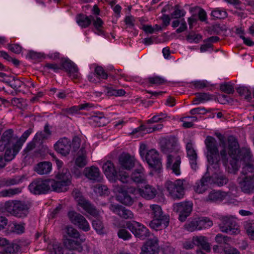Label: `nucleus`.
I'll return each mask as SVG.
<instances>
[{
  "instance_id": "obj_2",
  "label": "nucleus",
  "mask_w": 254,
  "mask_h": 254,
  "mask_svg": "<svg viewBox=\"0 0 254 254\" xmlns=\"http://www.w3.org/2000/svg\"><path fill=\"white\" fill-rule=\"evenodd\" d=\"M17 136L14 134L12 129L5 130L0 138V152L4 151V159L9 162L12 160L20 150L16 147Z\"/></svg>"
},
{
  "instance_id": "obj_27",
  "label": "nucleus",
  "mask_w": 254,
  "mask_h": 254,
  "mask_svg": "<svg viewBox=\"0 0 254 254\" xmlns=\"http://www.w3.org/2000/svg\"><path fill=\"white\" fill-rule=\"evenodd\" d=\"M84 174L87 178L93 181L99 182L101 180L99 169L94 166L85 168Z\"/></svg>"
},
{
  "instance_id": "obj_54",
  "label": "nucleus",
  "mask_w": 254,
  "mask_h": 254,
  "mask_svg": "<svg viewBox=\"0 0 254 254\" xmlns=\"http://www.w3.org/2000/svg\"><path fill=\"white\" fill-rule=\"evenodd\" d=\"M202 184H203L206 188L209 184H214V176L210 177L206 173L200 180Z\"/></svg>"
},
{
  "instance_id": "obj_19",
  "label": "nucleus",
  "mask_w": 254,
  "mask_h": 254,
  "mask_svg": "<svg viewBox=\"0 0 254 254\" xmlns=\"http://www.w3.org/2000/svg\"><path fill=\"white\" fill-rule=\"evenodd\" d=\"M55 150L63 156L69 154L71 148V143L69 139L64 137L60 139L54 146Z\"/></svg>"
},
{
  "instance_id": "obj_42",
  "label": "nucleus",
  "mask_w": 254,
  "mask_h": 254,
  "mask_svg": "<svg viewBox=\"0 0 254 254\" xmlns=\"http://www.w3.org/2000/svg\"><path fill=\"white\" fill-rule=\"evenodd\" d=\"M228 182V178L224 175L215 174L214 175V184L218 186H223Z\"/></svg>"
},
{
  "instance_id": "obj_17",
  "label": "nucleus",
  "mask_w": 254,
  "mask_h": 254,
  "mask_svg": "<svg viewBox=\"0 0 254 254\" xmlns=\"http://www.w3.org/2000/svg\"><path fill=\"white\" fill-rule=\"evenodd\" d=\"M167 162L166 167L168 169L172 170V172L176 175L180 174V165L181 163V158L179 155L174 153H168Z\"/></svg>"
},
{
  "instance_id": "obj_40",
  "label": "nucleus",
  "mask_w": 254,
  "mask_h": 254,
  "mask_svg": "<svg viewBox=\"0 0 254 254\" xmlns=\"http://www.w3.org/2000/svg\"><path fill=\"white\" fill-rule=\"evenodd\" d=\"M91 120L98 127L104 126L107 124V121L102 113H99V115L92 116Z\"/></svg>"
},
{
  "instance_id": "obj_7",
  "label": "nucleus",
  "mask_w": 254,
  "mask_h": 254,
  "mask_svg": "<svg viewBox=\"0 0 254 254\" xmlns=\"http://www.w3.org/2000/svg\"><path fill=\"white\" fill-rule=\"evenodd\" d=\"M50 182L49 179H35L29 185V189L35 194H45L50 190Z\"/></svg>"
},
{
  "instance_id": "obj_21",
  "label": "nucleus",
  "mask_w": 254,
  "mask_h": 254,
  "mask_svg": "<svg viewBox=\"0 0 254 254\" xmlns=\"http://www.w3.org/2000/svg\"><path fill=\"white\" fill-rule=\"evenodd\" d=\"M159 247L155 240L148 241L141 248V254H158Z\"/></svg>"
},
{
  "instance_id": "obj_34",
  "label": "nucleus",
  "mask_w": 254,
  "mask_h": 254,
  "mask_svg": "<svg viewBox=\"0 0 254 254\" xmlns=\"http://www.w3.org/2000/svg\"><path fill=\"white\" fill-rule=\"evenodd\" d=\"M58 180L64 181V183L70 184L71 178V175L68 169L64 168L61 172H59L56 175Z\"/></svg>"
},
{
  "instance_id": "obj_41",
  "label": "nucleus",
  "mask_w": 254,
  "mask_h": 254,
  "mask_svg": "<svg viewBox=\"0 0 254 254\" xmlns=\"http://www.w3.org/2000/svg\"><path fill=\"white\" fill-rule=\"evenodd\" d=\"M94 191L100 195H108L110 191L108 187L102 184H97L94 187Z\"/></svg>"
},
{
  "instance_id": "obj_64",
  "label": "nucleus",
  "mask_w": 254,
  "mask_h": 254,
  "mask_svg": "<svg viewBox=\"0 0 254 254\" xmlns=\"http://www.w3.org/2000/svg\"><path fill=\"white\" fill-rule=\"evenodd\" d=\"M218 160H214L213 158H212V161L211 160H209V158H207L208 162L209 164L212 166V168L215 169V171H218L220 169V157L218 156Z\"/></svg>"
},
{
  "instance_id": "obj_3",
  "label": "nucleus",
  "mask_w": 254,
  "mask_h": 254,
  "mask_svg": "<svg viewBox=\"0 0 254 254\" xmlns=\"http://www.w3.org/2000/svg\"><path fill=\"white\" fill-rule=\"evenodd\" d=\"M150 214L153 220L149 223L150 227L155 230H159L166 228L169 222L168 216L163 215L160 206L157 204L150 205Z\"/></svg>"
},
{
  "instance_id": "obj_30",
  "label": "nucleus",
  "mask_w": 254,
  "mask_h": 254,
  "mask_svg": "<svg viewBox=\"0 0 254 254\" xmlns=\"http://www.w3.org/2000/svg\"><path fill=\"white\" fill-rule=\"evenodd\" d=\"M192 241L194 245L201 247V248L207 252L210 251V246L208 242L207 239L204 236H194Z\"/></svg>"
},
{
  "instance_id": "obj_59",
  "label": "nucleus",
  "mask_w": 254,
  "mask_h": 254,
  "mask_svg": "<svg viewBox=\"0 0 254 254\" xmlns=\"http://www.w3.org/2000/svg\"><path fill=\"white\" fill-rule=\"evenodd\" d=\"M220 89L227 94H232L234 92L233 86L229 83L222 84L220 86Z\"/></svg>"
},
{
  "instance_id": "obj_58",
  "label": "nucleus",
  "mask_w": 254,
  "mask_h": 254,
  "mask_svg": "<svg viewBox=\"0 0 254 254\" xmlns=\"http://www.w3.org/2000/svg\"><path fill=\"white\" fill-rule=\"evenodd\" d=\"M148 81L151 84L159 85L164 83L165 80L159 76H154L148 78Z\"/></svg>"
},
{
  "instance_id": "obj_25",
  "label": "nucleus",
  "mask_w": 254,
  "mask_h": 254,
  "mask_svg": "<svg viewBox=\"0 0 254 254\" xmlns=\"http://www.w3.org/2000/svg\"><path fill=\"white\" fill-rule=\"evenodd\" d=\"M119 162L121 166L127 170H130L134 166V157L128 153H122L119 157Z\"/></svg>"
},
{
  "instance_id": "obj_63",
  "label": "nucleus",
  "mask_w": 254,
  "mask_h": 254,
  "mask_svg": "<svg viewBox=\"0 0 254 254\" xmlns=\"http://www.w3.org/2000/svg\"><path fill=\"white\" fill-rule=\"evenodd\" d=\"M201 39V36L199 34H194L192 33H190L187 37V39L190 42L193 41L195 43H198V41Z\"/></svg>"
},
{
  "instance_id": "obj_36",
  "label": "nucleus",
  "mask_w": 254,
  "mask_h": 254,
  "mask_svg": "<svg viewBox=\"0 0 254 254\" xmlns=\"http://www.w3.org/2000/svg\"><path fill=\"white\" fill-rule=\"evenodd\" d=\"M225 195L224 193L220 191L212 190L209 192L207 197L206 198L207 201H216L222 200Z\"/></svg>"
},
{
  "instance_id": "obj_12",
  "label": "nucleus",
  "mask_w": 254,
  "mask_h": 254,
  "mask_svg": "<svg viewBox=\"0 0 254 254\" xmlns=\"http://www.w3.org/2000/svg\"><path fill=\"white\" fill-rule=\"evenodd\" d=\"M126 226L136 237L141 240H144L149 236L148 229L138 222H135L132 223L128 222H127Z\"/></svg>"
},
{
  "instance_id": "obj_1",
  "label": "nucleus",
  "mask_w": 254,
  "mask_h": 254,
  "mask_svg": "<svg viewBox=\"0 0 254 254\" xmlns=\"http://www.w3.org/2000/svg\"><path fill=\"white\" fill-rule=\"evenodd\" d=\"M228 153L231 157L230 166H228L230 173L236 174L240 166V163L245 164L239 178L254 179V166L249 163L251 155L249 149L242 148L239 149V145L237 139L233 136H230L228 138Z\"/></svg>"
},
{
  "instance_id": "obj_9",
  "label": "nucleus",
  "mask_w": 254,
  "mask_h": 254,
  "mask_svg": "<svg viewBox=\"0 0 254 254\" xmlns=\"http://www.w3.org/2000/svg\"><path fill=\"white\" fill-rule=\"evenodd\" d=\"M192 209V203L190 201H185L175 203L173 205V210L179 213V219L184 222L190 215Z\"/></svg>"
},
{
  "instance_id": "obj_26",
  "label": "nucleus",
  "mask_w": 254,
  "mask_h": 254,
  "mask_svg": "<svg viewBox=\"0 0 254 254\" xmlns=\"http://www.w3.org/2000/svg\"><path fill=\"white\" fill-rule=\"evenodd\" d=\"M138 193L142 197L146 199H151L155 197L157 190L152 186L146 185L142 188L138 189Z\"/></svg>"
},
{
  "instance_id": "obj_39",
  "label": "nucleus",
  "mask_w": 254,
  "mask_h": 254,
  "mask_svg": "<svg viewBox=\"0 0 254 254\" xmlns=\"http://www.w3.org/2000/svg\"><path fill=\"white\" fill-rule=\"evenodd\" d=\"M91 17L87 16L83 14H80L77 17V22L79 25L82 27H88L91 23Z\"/></svg>"
},
{
  "instance_id": "obj_51",
  "label": "nucleus",
  "mask_w": 254,
  "mask_h": 254,
  "mask_svg": "<svg viewBox=\"0 0 254 254\" xmlns=\"http://www.w3.org/2000/svg\"><path fill=\"white\" fill-rule=\"evenodd\" d=\"M211 15L218 19H224L227 17L226 11L217 8L211 12Z\"/></svg>"
},
{
  "instance_id": "obj_37",
  "label": "nucleus",
  "mask_w": 254,
  "mask_h": 254,
  "mask_svg": "<svg viewBox=\"0 0 254 254\" xmlns=\"http://www.w3.org/2000/svg\"><path fill=\"white\" fill-rule=\"evenodd\" d=\"M2 81L8 84L16 92H20L21 91V86L24 84V83L22 81L18 79H15L14 78L11 81L2 80Z\"/></svg>"
},
{
  "instance_id": "obj_6",
  "label": "nucleus",
  "mask_w": 254,
  "mask_h": 254,
  "mask_svg": "<svg viewBox=\"0 0 254 254\" xmlns=\"http://www.w3.org/2000/svg\"><path fill=\"white\" fill-rule=\"evenodd\" d=\"M221 221L219 227L222 232L231 235L239 233V226L234 217L223 216L221 217Z\"/></svg>"
},
{
  "instance_id": "obj_57",
  "label": "nucleus",
  "mask_w": 254,
  "mask_h": 254,
  "mask_svg": "<svg viewBox=\"0 0 254 254\" xmlns=\"http://www.w3.org/2000/svg\"><path fill=\"white\" fill-rule=\"evenodd\" d=\"M118 235L120 238L124 240H128L131 237V234L125 229H121L119 230Z\"/></svg>"
},
{
  "instance_id": "obj_24",
  "label": "nucleus",
  "mask_w": 254,
  "mask_h": 254,
  "mask_svg": "<svg viewBox=\"0 0 254 254\" xmlns=\"http://www.w3.org/2000/svg\"><path fill=\"white\" fill-rule=\"evenodd\" d=\"M112 211L118 214L120 217L127 219H132L133 217L132 212L121 205H111Z\"/></svg>"
},
{
  "instance_id": "obj_47",
  "label": "nucleus",
  "mask_w": 254,
  "mask_h": 254,
  "mask_svg": "<svg viewBox=\"0 0 254 254\" xmlns=\"http://www.w3.org/2000/svg\"><path fill=\"white\" fill-rule=\"evenodd\" d=\"M179 4L175 5L174 7V11L171 13V16L172 18H179L185 16L186 12L183 9H181Z\"/></svg>"
},
{
  "instance_id": "obj_49",
  "label": "nucleus",
  "mask_w": 254,
  "mask_h": 254,
  "mask_svg": "<svg viewBox=\"0 0 254 254\" xmlns=\"http://www.w3.org/2000/svg\"><path fill=\"white\" fill-rule=\"evenodd\" d=\"M92 226L99 234H103L104 230V225L102 222L99 219L96 218L92 221Z\"/></svg>"
},
{
  "instance_id": "obj_28",
  "label": "nucleus",
  "mask_w": 254,
  "mask_h": 254,
  "mask_svg": "<svg viewBox=\"0 0 254 254\" xmlns=\"http://www.w3.org/2000/svg\"><path fill=\"white\" fill-rule=\"evenodd\" d=\"M49 182H51L50 183L52 184L51 185H49L50 190L52 188L53 190L58 192L66 191L67 186L70 185L59 180L56 181L54 180L49 179Z\"/></svg>"
},
{
  "instance_id": "obj_20",
  "label": "nucleus",
  "mask_w": 254,
  "mask_h": 254,
  "mask_svg": "<svg viewBox=\"0 0 254 254\" xmlns=\"http://www.w3.org/2000/svg\"><path fill=\"white\" fill-rule=\"evenodd\" d=\"M106 176L111 182H116L118 180V172L114 164L111 161H107L102 166Z\"/></svg>"
},
{
  "instance_id": "obj_22",
  "label": "nucleus",
  "mask_w": 254,
  "mask_h": 254,
  "mask_svg": "<svg viewBox=\"0 0 254 254\" xmlns=\"http://www.w3.org/2000/svg\"><path fill=\"white\" fill-rule=\"evenodd\" d=\"M30 206V203L29 202L18 200L17 203L15 217L19 218L27 217L29 213Z\"/></svg>"
},
{
  "instance_id": "obj_15",
  "label": "nucleus",
  "mask_w": 254,
  "mask_h": 254,
  "mask_svg": "<svg viewBox=\"0 0 254 254\" xmlns=\"http://www.w3.org/2000/svg\"><path fill=\"white\" fill-rule=\"evenodd\" d=\"M160 143L161 151L164 153L176 154L178 151L177 149V140L175 137L162 138Z\"/></svg>"
},
{
  "instance_id": "obj_4",
  "label": "nucleus",
  "mask_w": 254,
  "mask_h": 254,
  "mask_svg": "<svg viewBox=\"0 0 254 254\" xmlns=\"http://www.w3.org/2000/svg\"><path fill=\"white\" fill-rule=\"evenodd\" d=\"M185 180L178 179L174 182L167 181L165 187L174 199H181L185 195Z\"/></svg>"
},
{
  "instance_id": "obj_13",
  "label": "nucleus",
  "mask_w": 254,
  "mask_h": 254,
  "mask_svg": "<svg viewBox=\"0 0 254 254\" xmlns=\"http://www.w3.org/2000/svg\"><path fill=\"white\" fill-rule=\"evenodd\" d=\"M150 167L155 171H159L162 167L161 159L158 152L155 149H151L147 151L144 157Z\"/></svg>"
},
{
  "instance_id": "obj_11",
  "label": "nucleus",
  "mask_w": 254,
  "mask_h": 254,
  "mask_svg": "<svg viewBox=\"0 0 254 254\" xmlns=\"http://www.w3.org/2000/svg\"><path fill=\"white\" fill-rule=\"evenodd\" d=\"M68 217L73 224L78 226V228L84 231L90 230V226L85 218L80 213L74 211H70L67 214Z\"/></svg>"
},
{
  "instance_id": "obj_60",
  "label": "nucleus",
  "mask_w": 254,
  "mask_h": 254,
  "mask_svg": "<svg viewBox=\"0 0 254 254\" xmlns=\"http://www.w3.org/2000/svg\"><path fill=\"white\" fill-rule=\"evenodd\" d=\"M194 191L198 193H202L207 190V188L201 184L200 181L199 183H196L195 185L193 187Z\"/></svg>"
},
{
  "instance_id": "obj_8",
  "label": "nucleus",
  "mask_w": 254,
  "mask_h": 254,
  "mask_svg": "<svg viewBox=\"0 0 254 254\" xmlns=\"http://www.w3.org/2000/svg\"><path fill=\"white\" fill-rule=\"evenodd\" d=\"M213 223L208 218H197L192 219L191 221L184 225L185 228L189 231L193 232L200 230L212 226Z\"/></svg>"
},
{
  "instance_id": "obj_23",
  "label": "nucleus",
  "mask_w": 254,
  "mask_h": 254,
  "mask_svg": "<svg viewBox=\"0 0 254 254\" xmlns=\"http://www.w3.org/2000/svg\"><path fill=\"white\" fill-rule=\"evenodd\" d=\"M238 181L243 192L246 193L254 192V179L239 178Z\"/></svg>"
},
{
  "instance_id": "obj_45",
  "label": "nucleus",
  "mask_w": 254,
  "mask_h": 254,
  "mask_svg": "<svg viewBox=\"0 0 254 254\" xmlns=\"http://www.w3.org/2000/svg\"><path fill=\"white\" fill-rule=\"evenodd\" d=\"M245 228L250 238L254 240V222L247 221L245 223Z\"/></svg>"
},
{
  "instance_id": "obj_35",
  "label": "nucleus",
  "mask_w": 254,
  "mask_h": 254,
  "mask_svg": "<svg viewBox=\"0 0 254 254\" xmlns=\"http://www.w3.org/2000/svg\"><path fill=\"white\" fill-rule=\"evenodd\" d=\"M18 200H9L5 202L4 205V210L11 215L15 217L16 208Z\"/></svg>"
},
{
  "instance_id": "obj_52",
  "label": "nucleus",
  "mask_w": 254,
  "mask_h": 254,
  "mask_svg": "<svg viewBox=\"0 0 254 254\" xmlns=\"http://www.w3.org/2000/svg\"><path fill=\"white\" fill-rule=\"evenodd\" d=\"M49 137L44 132L39 131L35 134L34 137V141H37L39 145H40L43 143V140L47 139Z\"/></svg>"
},
{
  "instance_id": "obj_61",
  "label": "nucleus",
  "mask_w": 254,
  "mask_h": 254,
  "mask_svg": "<svg viewBox=\"0 0 254 254\" xmlns=\"http://www.w3.org/2000/svg\"><path fill=\"white\" fill-rule=\"evenodd\" d=\"M129 180V177L126 172H119L118 174V180L123 183H127Z\"/></svg>"
},
{
  "instance_id": "obj_10",
  "label": "nucleus",
  "mask_w": 254,
  "mask_h": 254,
  "mask_svg": "<svg viewBox=\"0 0 254 254\" xmlns=\"http://www.w3.org/2000/svg\"><path fill=\"white\" fill-rule=\"evenodd\" d=\"M113 190L117 193L116 197L119 202L127 206H130L133 204L134 200L128 194V192L126 190L125 187L115 185L113 186Z\"/></svg>"
},
{
  "instance_id": "obj_29",
  "label": "nucleus",
  "mask_w": 254,
  "mask_h": 254,
  "mask_svg": "<svg viewBox=\"0 0 254 254\" xmlns=\"http://www.w3.org/2000/svg\"><path fill=\"white\" fill-rule=\"evenodd\" d=\"M187 155L190 160V164L192 169H195L196 167L197 154L192 147L191 142H188L186 145Z\"/></svg>"
},
{
  "instance_id": "obj_16",
  "label": "nucleus",
  "mask_w": 254,
  "mask_h": 254,
  "mask_svg": "<svg viewBox=\"0 0 254 254\" xmlns=\"http://www.w3.org/2000/svg\"><path fill=\"white\" fill-rule=\"evenodd\" d=\"M61 69L64 70L73 79L78 77V69L75 64L68 59L63 58L61 61Z\"/></svg>"
},
{
  "instance_id": "obj_55",
  "label": "nucleus",
  "mask_w": 254,
  "mask_h": 254,
  "mask_svg": "<svg viewBox=\"0 0 254 254\" xmlns=\"http://www.w3.org/2000/svg\"><path fill=\"white\" fill-rule=\"evenodd\" d=\"M196 95L198 102H204L212 99L211 95L206 93H197Z\"/></svg>"
},
{
  "instance_id": "obj_62",
  "label": "nucleus",
  "mask_w": 254,
  "mask_h": 254,
  "mask_svg": "<svg viewBox=\"0 0 254 254\" xmlns=\"http://www.w3.org/2000/svg\"><path fill=\"white\" fill-rule=\"evenodd\" d=\"M95 71L99 77L103 79L107 78L108 74L105 72L102 67L99 66L96 67Z\"/></svg>"
},
{
  "instance_id": "obj_33",
  "label": "nucleus",
  "mask_w": 254,
  "mask_h": 254,
  "mask_svg": "<svg viewBox=\"0 0 254 254\" xmlns=\"http://www.w3.org/2000/svg\"><path fill=\"white\" fill-rule=\"evenodd\" d=\"M77 154L78 157L75 160V164L80 168H83L87 164L85 156L86 151L84 147H82Z\"/></svg>"
},
{
  "instance_id": "obj_46",
  "label": "nucleus",
  "mask_w": 254,
  "mask_h": 254,
  "mask_svg": "<svg viewBox=\"0 0 254 254\" xmlns=\"http://www.w3.org/2000/svg\"><path fill=\"white\" fill-rule=\"evenodd\" d=\"M50 254H64L63 248L59 244H54L48 247Z\"/></svg>"
},
{
  "instance_id": "obj_50",
  "label": "nucleus",
  "mask_w": 254,
  "mask_h": 254,
  "mask_svg": "<svg viewBox=\"0 0 254 254\" xmlns=\"http://www.w3.org/2000/svg\"><path fill=\"white\" fill-rule=\"evenodd\" d=\"M237 91L240 96H244L245 99L250 100L252 98L251 92L247 87H240L237 89Z\"/></svg>"
},
{
  "instance_id": "obj_44",
  "label": "nucleus",
  "mask_w": 254,
  "mask_h": 254,
  "mask_svg": "<svg viewBox=\"0 0 254 254\" xmlns=\"http://www.w3.org/2000/svg\"><path fill=\"white\" fill-rule=\"evenodd\" d=\"M32 129L30 128L27 130H26L22 135V136L18 138L17 137V142L16 144V147L21 148L22 146L23 145L24 142L26 141L27 138L29 136V135L32 132Z\"/></svg>"
},
{
  "instance_id": "obj_43",
  "label": "nucleus",
  "mask_w": 254,
  "mask_h": 254,
  "mask_svg": "<svg viewBox=\"0 0 254 254\" xmlns=\"http://www.w3.org/2000/svg\"><path fill=\"white\" fill-rule=\"evenodd\" d=\"M20 249V247L16 243L8 242V244L4 248V252L7 254H15L17 253Z\"/></svg>"
},
{
  "instance_id": "obj_56",
  "label": "nucleus",
  "mask_w": 254,
  "mask_h": 254,
  "mask_svg": "<svg viewBox=\"0 0 254 254\" xmlns=\"http://www.w3.org/2000/svg\"><path fill=\"white\" fill-rule=\"evenodd\" d=\"M81 140L78 136H74L72 140L71 144L72 151L75 152L77 151L80 146Z\"/></svg>"
},
{
  "instance_id": "obj_48",
  "label": "nucleus",
  "mask_w": 254,
  "mask_h": 254,
  "mask_svg": "<svg viewBox=\"0 0 254 254\" xmlns=\"http://www.w3.org/2000/svg\"><path fill=\"white\" fill-rule=\"evenodd\" d=\"M66 232L68 236L75 239H78L80 238V235L79 232L72 226H66Z\"/></svg>"
},
{
  "instance_id": "obj_18",
  "label": "nucleus",
  "mask_w": 254,
  "mask_h": 254,
  "mask_svg": "<svg viewBox=\"0 0 254 254\" xmlns=\"http://www.w3.org/2000/svg\"><path fill=\"white\" fill-rule=\"evenodd\" d=\"M78 239H66L64 242V247L70 251H75L78 252H82L83 249L82 243L85 241V238H81Z\"/></svg>"
},
{
  "instance_id": "obj_53",
  "label": "nucleus",
  "mask_w": 254,
  "mask_h": 254,
  "mask_svg": "<svg viewBox=\"0 0 254 254\" xmlns=\"http://www.w3.org/2000/svg\"><path fill=\"white\" fill-rule=\"evenodd\" d=\"M126 92L123 89L116 90L111 88H108L107 95L108 96H121L125 94Z\"/></svg>"
},
{
  "instance_id": "obj_32",
  "label": "nucleus",
  "mask_w": 254,
  "mask_h": 254,
  "mask_svg": "<svg viewBox=\"0 0 254 254\" xmlns=\"http://www.w3.org/2000/svg\"><path fill=\"white\" fill-rule=\"evenodd\" d=\"M131 180L136 183H143L146 181L145 176L143 173V169L140 167L135 169L131 176Z\"/></svg>"
},
{
  "instance_id": "obj_14",
  "label": "nucleus",
  "mask_w": 254,
  "mask_h": 254,
  "mask_svg": "<svg viewBox=\"0 0 254 254\" xmlns=\"http://www.w3.org/2000/svg\"><path fill=\"white\" fill-rule=\"evenodd\" d=\"M205 143L207 149V158L212 161V158L214 160H217L220 155L215 138L208 136L205 140Z\"/></svg>"
},
{
  "instance_id": "obj_38",
  "label": "nucleus",
  "mask_w": 254,
  "mask_h": 254,
  "mask_svg": "<svg viewBox=\"0 0 254 254\" xmlns=\"http://www.w3.org/2000/svg\"><path fill=\"white\" fill-rule=\"evenodd\" d=\"M21 181V178L19 176L13 178L3 179L0 181V187H9L18 184Z\"/></svg>"
},
{
  "instance_id": "obj_5",
  "label": "nucleus",
  "mask_w": 254,
  "mask_h": 254,
  "mask_svg": "<svg viewBox=\"0 0 254 254\" xmlns=\"http://www.w3.org/2000/svg\"><path fill=\"white\" fill-rule=\"evenodd\" d=\"M72 194L78 205L81 207L87 213L94 217L99 215V211L95 207L83 196L82 193L79 190H74Z\"/></svg>"
},
{
  "instance_id": "obj_31",
  "label": "nucleus",
  "mask_w": 254,
  "mask_h": 254,
  "mask_svg": "<svg viewBox=\"0 0 254 254\" xmlns=\"http://www.w3.org/2000/svg\"><path fill=\"white\" fill-rule=\"evenodd\" d=\"M52 169V163L50 162H41L38 163L35 167V171L39 174H48Z\"/></svg>"
}]
</instances>
